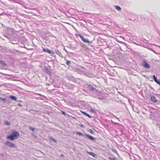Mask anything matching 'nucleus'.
Masks as SVG:
<instances>
[{"instance_id": "obj_28", "label": "nucleus", "mask_w": 160, "mask_h": 160, "mask_svg": "<svg viewBox=\"0 0 160 160\" xmlns=\"http://www.w3.org/2000/svg\"><path fill=\"white\" fill-rule=\"evenodd\" d=\"M61 113L64 115H65L66 114V113L64 111H61Z\"/></svg>"}, {"instance_id": "obj_5", "label": "nucleus", "mask_w": 160, "mask_h": 160, "mask_svg": "<svg viewBox=\"0 0 160 160\" xmlns=\"http://www.w3.org/2000/svg\"><path fill=\"white\" fill-rule=\"evenodd\" d=\"M84 137L87 139L90 140L92 141H95L96 140V138L94 137L87 134H84Z\"/></svg>"}, {"instance_id": "obj_10", "label": "nucleus", "mask_w": 160, "mask_h": 160, "mask_svg": "<svg viewBox=\"0 0 160 160\" xmlns=\"http://www.w3.org/2000/svg\"><path fill=\"white\" fill-rule=\"evenodd\" d=\"M43 70L48 74L50 75L51 73V72L49 70V69L47 67H44L43 68Z\"/></svg>"}, {"instance_id": "obj_31", "label": "nucleus", "mask_w": 160, "mask_h": 160, "mask_svg": "<svg viewBox=\"0 0 160 160\" xmlns=\"http://www.w3.org/2000/svg\"><path fill=\"white\" fill-rule=\"evenodd\" d=\"M146 78L148 80H150L151 81H153V80H150L149 79V78L148 77V76L147 77V78Z\"/></svg>"}, {"instance_id": "obj_20", "label": "nucleus", "mask_w": 160, "mask_h": 160, "mask_svg": "<svg viewBox=\"0 0 160 160\" xmlns=\"http://www.w3.org/2000/svg\"><path fill=\"white\" fill-rule=\"evenodd\" d=\"M4 123L6 125L9 126L10 124V122L6 121H5Z\"/></svg>"}, {"instance_id": "obj_19", "label": "nucleus", "mask_w": 160, "mask_h": 160, "mask_svg": "<svg viewBox=\"0 0 160 160\" xmlns=\"http://www.w3.org/2000/svg\"><path fill=\"white\" fill-rule=\"evenodd\" d=\"M88 153L94 157L96 155L93 152H88Z\"/></svg>"}, {"instance_id": "obj_7", "label": "nucleus", "mask_w": 160, "mask_h": 160, "mask_svg": "<svg viewBox=\"0 0 160 160\" xmlns=\"http://www.w3.org/2000/svg\"><path fill=\"white\" fill-rule=\"evenodd\" d=\"M141 65L143 67L146 68H150V66L146 61H142Z\"/></svg>"}, {"instance_id": "obj_26", "label": "nucleus", "mask_w": 160, "mask_h": 160, "mask_svg": "<svg viewBox=\"0 0 160 160\" xmlns=\"http://www.w3.org/2000/svg\"><path fill=\"white\" fill-rule=\"evenodd\" d=\"M0 99L2 101H3L4 102H5V101H6V98H0Z\"/></svg>"}, {"instance_id": "obj_3", "label": "nucleus", "mask_w": 160, "mask_h": 160, "mask_svg": "<svg viewBox=\"0 0 160 160\" xmlns=\"http://www.w3.org/2000/svg\"><path fill=\"white\" fill-rule=\"evenodd\" d=\"M78 36L80 37L83 42L85 43H91L92 41H90L88 38H85L83 36L81 35L78 34Z\"/></svg>"}, {"instance_id": "obj_29", "label": "nucleus", "mask_w": 160, "mask_h": 160, "mask_svg": "<svg viewBox=\"0 0 160 160\" xmlns=\"http://www.w3.org/2000/svg\"><path fill=\"white\" fill-rule=\"evenodd\" d=\"M18 105L19 107H22V104L20 103H18Z\"/></svg>"}, {"instance_id": "obj_8", "label": "nucleus", "mask_w": 160, "mask_h": 160, "mask_svg": "<svg viewBox=\"0 0 160 160\" xmlns=\"http://www.w3.org/2000/svg\"><path fill=\"white\" fill-rule=\"evenodd\" d=\"M150 100L152 102L155 103L158 102V100L156 99L155 97L152 96V94L150 95Z\"/></svg>"}, {"instance_id": "obj_4", "label": "nucleus", "mask_w": 160, "mask_h": 160, "mask_svg": "<svg viewBox=\"0 0 160 160\" xmlns=\"http://www.w3.org/2000/svg\"><path fill=\"white\" fill-rule=\"evenodd\" d=\"M4 143L6 145L11 148H15L16 147L15 145L13 143L8 141H6Z\"/></svg>"}, {"instance_id": "obj_23", "label": "nucleus", "mask_w": 160, "mask_h": 160, "mask_svg": "<svg viewBox=\"0 0 160 160\" xmlns=\"http://www.w3.org/2000/svg\"><path fill=\"white\" fill-rule=\"evenodd\" d=\"M112 151L113 152H114L117 154L118 155H119L118 154V152L117 151V150L116 149H112Z\"/></svg>"}, {"instance_id": "obj_14", "label": "nucleus", "mask_w": 160, "mask_h": 160, "mask_svg": "<svg viewBox=\"0 0 160 160\" xmlns=\"http://www.w3.org/2000/svg\"><path fill=\"white\" fill-rule=\"evenodd\" d=\"M56 53L58 54L60 57H62V58H63V57L62 56L61 53L58 50H57L56 51Z\"/></svg>"}, {"instance_id": "obj_9", "label": "nucleus", "mask_w": 160, "mask_h": 160, "mask_svg": "<svg viewBox=\"0 0 160 160\" xmlns=\"http://www.w3.org/2000/svg\"><path fill=\"white\" fill-rule=\"evenodd\" d=\"M152 78L153 79L154 81L157 84L160 86V81L158 79L157 77H156L155 75H153Z\"/></svg>"}, {"instance_id": "obj_6", "label": "nucleus", "mask_w": 160, "mask_h": 160, "mask_svg": "<svg viewBox=\"0 0 160 160\" xmlns=\"http://www.w3.org/2000/svg\"><path fill=\"white\" fill-rule=\"evenodd\" d=\"M42 51L43 52H47L51 55H52L53 54H54V52L52 50H49L48 48H42Z\"/></svg>"}, {"instance_id": "obj_35", "label": "nucleus", "mask_w": 160, "mask_h": 160, "mask_svg": "<svg viewBox=\"0 0 160 160\" xmlns=\"http://www.w3.org/2000/svg\"><path fill=\"white\" fill-rule=\"evenodd\" d=\"M83 126V125H82V124L81 125V127H82Z\"/></svg>"}, {"instance_id": "obj_17", "label": "nucleus", "mask_w": 160, "mask_h": 160, "mask_svg": "<svg viewBox=\"0 0 160 160\" xmlns=\"http://www.w3.org/2000/svg\"><path fill=\"white\" fill-rule=\"evenodd\" d=\"M0 65H1L3 66H5L6 64L3 61L0 60Z\"/></svg>"}, {"instance_id": "obj_27", "label": "nucleus", "mask_w": 160, "mask_h": 160, "mask_svg": "<svg viewBox=\"0 0 160 160\" xmlns=\"http://www.w3.org/2000/svg\"><path fill=\"white\" fill-rule=\"evenodd\" d=\"M74 87V85L72 84L69 85V88L70 89H72Z\"/></svg>"}, {"instance_id": "obj_1", "label": "nucleus", "mask_w": 160, "mask_h": 160, "mask_svg": "<svg viewBox=\"0 0 160 160\" xmlns=\"http://www.w3.org/2000/svg\"><path fill=\"white\" fill-rule=\"evenodd\" d=\"M20 136L19 132L14 130L9 135L7 136L6 138L8 140L13 141L14 140L17 139Z\"/></svg>"}, {"instance_id": "obj_21", "label": "nucleus", "mask_w": 160, "mask_h": 160, "mask_svg": "<svg viewBox=\"0 0 160 160\" xmlns=\"http://www.w3.org/2000/svg\"><path fill=\"white\" fill-rule=\"evenodd\" d=\"M88 131L93 134H95V132L91 129H89Z\"/></svg>"}, {"instance_id": "obj_22", "label": "nucleus", "mask_w": 160, "mask_h": 160, "mask_svg": "<svg viewBox=\"0 0 160 160\" xmlns=\"http://www.w3.org/2000/svg\"><path fill=\"white\" fill-rule=\"evenodd\" d=\"M149 49L152 51L154 53L156 54H158V52H156L152 48H149Z\"/></svg>"}, {"instance_id": "obj_30", "label": "nucleus", "mask_w": 160, "mask_h": 160, "mask_svg": "<svg viewBox=\"0 0 160 160\" xmlns=\"http://www.w3.org/2000/svg\"><path fill=\"white\" fill-rule=\"evenodd\" d=\"M60 156H61V157H62V158H64V157H65L64 155H63V154H61V155H60Z\"/></svg>"}, {"instance_id": "obj_25", "label": "nucleus", "mask_w": 160, "mask_h": 160, "mask_svg": "<svg viewBox=\"0 0 160 160\" xmlns=\"http://www.w3.org/2000/svg\"><path fill=\"white\" fill-rule=\"evenodd\" d=\"M71 63L70 61L67 60L66 62V64L67 65H69Z\"/></svg>"}, {"instance_id": "obj_12", "label": "nucleus", "mask_w": 160, "mask_h": 160, "mask_svg": "<svg viewBox=\"0 0 160 160\" xmlns=\"http://www.w3.org/2000/svg\"><path fill=\"white\" fill-rule=\"evenodd\" d=\"M81 112L82 114H83L84 115L90 118H92V117L91 116H90L89 114L86 113L85 112L82 111Z\"/></svg>"}, {"instance_id": "obj_11", "label": "nucleus", "mask_w": 160, "mask_h": 160, "mask_svg": "<svg viewBox=\"0 0 160 160\" xmlns=\"http://www.w3.org/2000/svg\"><path fill=\"white\" fill-rule=\"evenodd\" d=\"M10 98L12 100L16 101L17 100V97L14 96H9Z\"/></svg>"}, {"instance_id": "obj_18", "label": "nucleus", "mask_w": 160, "mask_h": 160, "mask_svg": "<svg viewBox=\"0 0 160 160\" xmlns=\"http://www.w3.org/2000/svg\"><path fill=\"white\" fill-rule=\"evenodd\" d=\"M76 134L78 135L79 136L84 137V134L81 132H77L76 133Z\"/></svg>"}, {"instance_id": "obj_15", "label": "nucleus", "mask_w": 160, "mask_h": 160, "mask_svg": "<svg viewBox=\"0 0 160 160\" xmlns=\"http://www.w3.org/2000/svg\"><path fill=\"white\" fill-rule=\"evenodd\" d=\"M114 7L115 9L118 11H120L121 10V8L119 6H115Z\"/></svg>"}, {"instance_id": "obj_32", "label": "nucleus", "mask_w": 160, "mask_h": 160, "mask_svg": "<svg viewBox=\"0 0 160 160\" xmlns=\"http://www.w3.org/2000/svg\"><path fill=\"white\" fill-rule=\"evenodd\" d=\"M143 77H144V78H147V76H146V75H143Z\"/></svg>"}, {"instance_id": "obj_33", "label": "nucleus", "mask_w": 160, "mask_h": 160, "mask_svg": "<svg viewBox=\"0 0 160 160\" xmlns=\"http://www.w3.org/2000/svg\"><path fill=\"white\" fill-rule=\"evenodd\" d=\"M128 101H129V103L131 105V103L129 99H128Z\"/></svg>"}, {"instance_id": "obj_13", "label": "nucleus", "mask_w": 160, "mask_h": 160, "mask_svg": "<svg viewBox=\"0 0 160 160\" xmlns=\"http://www.w3.org/2000/svg\"><path fill=\"white\" fill-rule=\"evenodd\" d=\"M49 139L50 140L52 141L55 143L57 142V140L55 138H54L52 137H50L49 138Z\"/></svg>"}, {"instance_id": "obj_24", "label": "nucleus", "mask_w": 160, "mask_h": 160, "mask_svg": "<svg viewBox=\"0 0 160 160\" xmlns=\"http://www.w3.org/2000/svg\"><path fill=\"white\" fill-rule=\"evenodd\" d=\"M109 159L111 160H118V159L116 158H113L112 157H109Z\"/></svg>"}, {"instance_id": "obj_16", "label": "nucleus", "mask_w": 160, "mask_h": 160, "mask_svg": "<svg viewBox=\"0 0 160 160\" xmlns=\"http://www.w3.org/2000/svg\"><path fill=\"white\" fill-rule=\"evenodd\" d=\"M28 128L30 130H31V131H32L33 132H35V131L36 130V128L32 127L31 126H29L28 127Z\"/></svg>"}, {"instance_id": "obj_2", "label": "nucleus", "mask_w": 160, "mask_h": 160, "mask_svg": "<svg viewBox=\"0 0 160 160\" xmlns=\"http://www.w3.org/2000/svg\"><path fill=\"white\" fill-rule=\"evenodd\" d=\"M86 88L91 91L92 92H95L96 91V89L94 88L93 85H92L90 84L87 83L86 85Z\"/></svg>"}, {"instance_id": "obj_34", "label": "nucleus", "mask_w": 160, "mask_h": 160, "mask_svg": "<svg viewBox=\"0 0 160 160\" xmlns=\"http://www.w3.org/2000/svg\"><path fill=\"white\" fill-rule=\"evenodd\" d=\"M142 16H141V15H140V17L141 18Z\"/></svg>"}]
</instances>
